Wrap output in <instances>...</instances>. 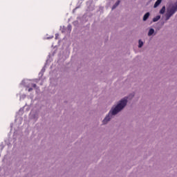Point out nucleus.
<instances>
[{"label":"nucleus","instance_id":"obj_1","mask_svg":"<svg viewBox=\"0 0 177 177\" xmlns=\"http://www.w3.org/2000/svg\"><path fill=\"white\" fill-rule=\"evenodd\" d=\"M128 99H129V97H124L120 100L116 105L111 107L108 114L103 119L102 125H107V124L111 121L113 116L117 115L118 113H120V111H122V110L127 107V104H128Z\"/></svg>","mask_w":177,"mask_h":177},{"label":"nucleus","instance_id":"obj_2","mask_svg":"<svg viewBox=\"0 0 177 177\" xmlns=\"http://www.w3.org/2000/svg\"><path fill=\"white\" fill-rule=\"evenodd\" d=\"M37 84H38V80H31L28 79H24L20 83L21 86L24 88H28V89H36Z\"/></svg>","mask_w":177,"mask_h":177},{"label":"nucleus","instance_id":"obj_3","mask_svg":"<svg viewBox=\"0 0 177 177\" xmlns=\"http://www.w3.org/2000/svg\"><path fill=\"white\" fill-rule=\"evenodd\" d=\"M177 12V2H176L174 4H172L171 6H170L167 9V12L166 13V21L169 20V18L171 16H174L175 13Z\"/></svg>","mask_w":177,"mask_h":177},{"label":"nucleus","instance_id":"obj_4","mask_svg":"<svg viewBox=\"0 0 177 177\" xmlns=\"http://www.w3.org/2000/svg\"><path fill=\"white\" fill-rule=\"evenodd\" d=\"M30 117L32 119V120H38V113L35 112L34 111H32L30 113Z\"/></svg>","mask_w":177,"mask_h":177},{"label":"nucleus","instance_id":"obj_5","mask_svg":"<svg viewBox=\"0 0 177 177\" xmlns=\"http://www.w3.org/2000/svg\"><path fill=\"white\" fill-rule=\"evenodd\" d=\"M149 16H150V12H147V13L144 15V17H143V21H146V20H147V19H149Z\"/></svg>","mask_w":177,"mask_h":177},{"label":"nucleus","instance_id":"obj_6","mask_svg":"<svg viewBox=\"0 0 177 177\" xmlns=\"http://www.w3.org/2000/svg\"><path fill=\"white\" fill-rule=\"evenodd\" d=\"M162 2V0H157L153 6V8H157Z\"/></svg>","mask_w":177,"mask_h":177},{"label":"nucleus","instance_id":"obj_7","mask_svg":"<svg viewBox=\"0 0 177 177\" xmlns=\"http://www.w3.org/2000/svg\"><path fill=\"white\" fill-rule=\"evenodd\" d=\"M159 19H161V16L158 15L153 19V21L156 23V21H158Z\"/></svg>","mask_w":177,"mask_h":177},{"label":"nucleus","instance_id":"obj_8","mask_svg":"<svg viewBox=\"0 0 177 177\" xmlns=\"http://www.w3.org/2000/svg\"><path fill=\"white\" fill-rule=\"evenodd\" d=\"M160 15H164L165 13V6H162L161 10H160Z\"/></svg>","mask_w":177,"mask_h":177},{"label":"nucleus","instance_id":"obj_9","mask_svg":"<svg viewBox=\"0 0 177 177\" xmlns=\"http://www.w3.org/2000/svg\"><path fill=\"white\" fill-rule=\"evenodd\" d=\"M153 34H154V29L153 28H151L148 32V35L149 37L153 35Z\"/></svg>","mask_w":177,"mask_h":177},{"label":"nucleus","instance_id":"obj_10","mask_svg":"<svg viewBox=\"0 0 177 177\" xmlns=\"http://www.w3.org/2000/svg\"><path fill=\"white\" fill-rule=\"evenodd\" d=\"M138 44V48H142V46H143V41H142L141 40H139Z\"/></svg>","mask_w":177,"mask_h":177},{"label":"nucleus","instance_id":"obj_11","mask_svg":"<svg viewBox=\"0 0 177 177\" xmlns=\"http://www.w3.org/2000/svg\"><path fill=\"white\" fill-rule=\"evenodd\" d=\"M115 5L116 6H118V5H120V1H118L115 3Z\"/></svg>","mask_w":177,"mask_h":177},{"label":"nucleus","instance_id":"obj_12","mask_svg":"<svg viewBox=\"0 0 177 177\" xmlns=\"http://www.w3.org/2000/svg\"><path fill=\"white\" fill-rule=\"evenodd\" d=\"M118 6H116L115 4L112 7V10H113V9H115V8H117Z\"/></svg>","mask_w":177,"mask_h":177},{"label":"nucleus","instance_id":"obj_13","mask_svg":"<svg viewBox=\"0 0 177 177\" xmlns=\"http://www.w3.org/2000/svg\"><path fill=\"white\" fill-rule=\"evenodd\" d=\"M57 38H59V34H55V39H57Z\"/></svg>","mask_w":177,"mask_h":177},{"label":"nucleus","instance_id":"obj_14","mask_svg":"<svg viewBox=\"0 0 177 177\" xmlns=\"http://www.w3.org/2000/svg\"><path fill=\"white\" fill-rule=\"evenodd\" d=\"M21 110H23V109H21L19 110V111H21Z\"/></svg>","mask_w":177,"mask_h":177},{"label":"nucleus","instance_id":"obj_15","mask_svg":"<svg viewBox=\"0 0 177 177\" xmlns=\"http://www.w3.org/2000/svg\"><path fill=\"white\" fill-rule=\"evenodd\" d=\"M131 97H133V95H131Z\"/></svg>","mask_w":177,"mask_h":177},{"label":"nucleus","instance_id":"obj_16","mask_svg":"<svg viewBox=\"0 0 177 177\" xmlns=\"http://www.w3.org/2000/svg\"><path fill=\"white\" fill-rule=\"evenodd\" d=\"M30 91H31V90L29 89L28 91L30 92Z\"/></svg>","mask_w":177,"mask_h":177}]
</instances>
